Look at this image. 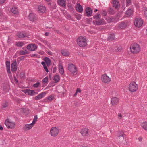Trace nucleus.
Instances as JSON below:
<instances>
[{"instance_id":"obj_1","label":"nucleus","mask_w":147,"mask_h":147,"mask_svg":"<svg viewBox=\"0 0 147 147\" xmlns=\"http://www.w3.org/2000/svg\"><path fill=\"white\" fill-rule=\"evenodd\" d=\"M78 45L80 47H83L87 45V41L85 37L80 36L77 39Z\"/></svg>"},{"instance_id":"obj_2","label":"nucleus","mask_w":147,"mask_h":147,"mask_svg":"<svg viewBox=\"0 0 147 147\" xmlns=\"http://www.w3.org/2000/svg\"><path fill=\"white\" fill-rule=\"evenodd\" d=\"M130 49L131 53L134 54L138 53L140 50V48L139 45L136 43L132 44Z\"/></svg>"},{"instance_id":"obj_3","label":"nucleus","mask_w":147,"mask_h":147,"mask_svg":"<svg viewBox=\"0 0 147 147\" xmlns=\"http://www.w3.org/2000/svg\"><path fill=\"white\" fill-rule=\"evenodd\" d=\"M68 68L69 71L73 74L76 75L77 74V70L75 65L72 64H69Z\"/></svg>"},{"instance_id":"obj_4","label":"nucleus","mask_w":147,"mask_h":147,"mask_svg":"<svg viewBox=\"0 0 147 147\" xmlns=\"http://www.w3.org/2000/svg\"><path fill=\"white\" fill-rule=\"evenodd\" d=\"M138 85L135 82L131 83L129 86V90L131 92H135L138 89Z\"/></svg>"},{"instance_id":"obj_5","label":"nucleus","mask_w":147,"mask_h":147,"mask_svg":"<svg viewBox=\"0 0 147 147\" xmlns=\"http://www.w3.org/2000/svg\"><path fill=\"white\" fill-rule=\"evenodd\" d=\"M126 135L123 131H119L117 134V139L119 142H121L122 140L124 139V137Z\"/></svg>"},{"instance_id":"obj_6","label":"nucleus","mask_w":147,"mask_h":147,"mask_svg":"<svg viewBox=\"0 0 147 147\" xmlns=\"http://www.w3.org/2000/svg\"><path fill=\"white\" fill-rule=\"evenodd\" d=\"M5 124L8 128L13 129L15 127V123L14 122H12L9 121L8 119H7L5 122Z\"/></svg>"},{"instance_id":"obj_7","label":"nucleus","mask_w":147,"mask_h":147,"mask_svg":"<svg viewBox=\"0 0 147 147\" xmlns=\"http://www.w3.org/2000/svg\"><path fill=\"white\" fill-rule=\"evenodd\" d=\"M101 80L102 82L105 83H108L111 81V78L107 74H103L101 76Z\"/></svg>"},{"instance_id":"obj_8","label":"nucleus","mask_w":147,"mask_h":147,"mask_svg":"<svg viewBox=\"0 0 147 147\" xmlns=\"http://www.w3.org/2000/svg\"><path fill=\"white\" fill-rule=\"evenodd\" d=\"M143 23V21L140 18H136L135 19L134 24L137 27H140L142 26Z\"/></svg>"},{"instance_id":"obj_9","label":"nucleus","mask_w":147,"mask_h":147,"mask_svg":"<svg viewBox=\"0 0 147 147\" xmlns=\"http://www.w3.org/2000/svg\"><path fill=\"white\" fill-rule=\"evenodd\" d=\"M58 129L56 127H53L51 129L50 133L51 136L55 137L58 134Z\"/></svg>"},{"instance_id":"obj_10","label":"nucleus","mask_w":147,"mask_h":147,"mask_svg":"<svg viewBox=\"0 0 147 147\" xmlns=\"http://www.w3.org/2000/svg\"><path fill=\"white\" fill-rule=\"evenodd\" d=\"M27 49L31 51H35L37 48V46L35 44H30L27 46Z\"/></svg>"},{"instance_id":"obj_11","label":"nucleus","mask_w":147,"mask_h":147,"mask_svg":"<svg viewBox=\"0 0 147 147\" xmlns=\"http://www.w3.org/2000/svg\"><path fill=\"white\" fill-rule=\"evenodd\" d=\"M11 71L12 72H15L17 70V62L13 61L11 65Z\"/></svg>"},{"instance_id":"obj_12","label":"nucleus","mask_w":147,"mask_h":147,"mask_svg":"<svg viewBox=\"0 0 147 147\" xmlns=\"http://www.w3.org/2000/svg\"><path fill=\"white\" fill-rule=\"evenodd\" d=\"M88 130L89 129L87 128L82 129L81 130V134L83 136H87L89 134Z\"/></svg>"},{"instance_id":"obj_13","label":"nucleus","mask_w":147,"mask_h":147,"mask_svg":"<svg viewBox=\"0 0 147 147\" xmlns=\"http://www.w3.org/2000/svg\"><path fill=\"white\" fill-rule=\"evenodd\" d=\"M119 102L118 99L116 97H113L111 98V103L113 105H117Z\"/></svg>"},{"instance_id":"obj_14","label":"nucleus","mask_w":147,"mask_h":147,"mask_svg":"<svg viewBox=\"0 0 147 147\" xmlns=\"http://www.w3.org/2000/svg\"><path fill=\"white\" fill-rule=\"evenodd\" d=\"M24 92L25 93H27L30 95H34L35 94V92L34 90H31L30 89L25 90Z\"/></svg>"},{"instance_id":"obj_15","label":"nucleus","mask_w":147,"mask_h":147,"mask_svg":"<svg viewBox=\"0 0 147 147\" xmlns=\"http://www.w3.org/2000/svg\"><path fill=\"white\" fill-rule=\"evenodd\" d=\"M34 125L32 123L30 124H26L23 127V130L24 131H27L31 129Z\"/></svg>"},{"instance_id":"obj_16","label":"nucleus","mask_w":147,"mask_h":147,"mask_svg":"<svg viewBox=\"0 0 147 147\" xmlns=\"http://www.w3.org/2000/svg\"><path fill=\"white\" fill-rule=\"evenodd\" d=\"M17 35L19 38H23L26 36V34L24 32H18Z\"/></svg>"},{"instance_id":"obj_17","label":"nucleus","mask_w":147,"mask_h":147,"mask_svg":"<svg viewBox=\"0 0 147 147\" xmlns=\"http://www.w3.org/2000/svg\"><path fill=\"white\" fill-rule=\"evenodd\" d=\"M38 11L40 13H44L46 10V8L44 6H39L38 7Z\"/></svg>"},{"instance_id":"obj_18","label":"nucleus","mask_w":147,"mask_h":147,"mask_svg":"<svg viewBox=\"0 0 147 147\" xmlns=\"http://www.w3.org/2000/svg\"><path fill=\"white\" fill-rule=\"evenodd\" d=\"M85 11L87 16H90L92 15V10L91 8L90 7H87Z\"/></svg>"},{"instance_id":"obj_19","label":"nucleus","mask_w":147,"mask_h":147,"mask_svg":"<svg viewBox=\"0 0 147 147\" xmlns=\"http://www.w3.org/2000/svg\"><path fill=\"white\" fill-rule=\"evenodd\" d=\"M46 94L45 92H42L39 94L38 96H36L35 97V100H39L42 98Z\"/></svg>"},{"instance_id":"obj_20","label":"nucleus","mask_w":147,"mask_h":147,"mask_svg":"<svg viewBox=\"0 0 147 147\" xmlns=\"http://www.w3.org/2000/svg\"><path fill=\"white\" fill-rule=\"evenodd\" d=\"M43 60L45 62L47 66L49 67L51 65V61L49 58L45 57L44 59Z\"/></svg>"},{"instance_id":"obj_21","label":"nucleus","mask_w":147,"mask_h":147,"mask_svg":"<svg viewBox=\"0 0 147 147\" xmlns=\"http://www.w3.org/2000/svg\"><path fill=\"white\" fill-rule=\"evenodd\" d=\"M76 9V10L79 12L81 13L83 11V8L82 6L79 3H77V4Z\"/></svg>"},{"instance_id":"obj_22","label":"nucleus","mask_w":147,"mask_h":147,"mask_svg":"<svg viewBox=\"0 0 147 147\" xmlns=\"http://www.w3.org/2000/svg\"><path fill=\"white\" fill-rule=\"evenodd\" d=\"M29 18L30 20L34 21L36 19L35 15L33 13H30L29 15Z\"/></svg>"},{"instance_id":"obj_23","label":"nucleus","mask_w":147,"mask_h":147,"mask_svg":"<svg viewBox=\"0 0 147 147\" xmlns=\"http://www.w3.org/2000/svg\"><path fill=\"white\" fill-rule=\"evenodd\" d=\"M62 65V64L61 63H60L59 67V72L60 74H63L64 72V69Z\"/></svg>"},{"instance_id":"obj_24","label":"nucleus","mask_w":147,"mask_h":147,"mask_svg":"<svg viewBox=\"0 0 147 147\" xmlns=\"http://www.w3.org/2000/svg\"><path fill=\"white\" fill-rule=\"evenodd\" d=\"M115 38V36L113 34H111L109 35L108 40L109 41L114 40Z\"/></svg>"},{"instance_id":"obj_25","label":"nucleus","mask_w":147,"mask_h":147,"mask_svg":"<svg viewBox=\"0 0 147 147\" xmlns=\"http://www.w3.org/2000/svg\"><path fill=\"white\" fill-rule=\"evenodd\" d=\"M112 3L113 7L115 8H117L119 6V2L116 0H114L113 1Z\"/></svg>"},{"instance_id":"obj_26","label":"nucleus","mask_w":147,"mask_h":147,"mask_svg":"<svg viewBox=\"0 0 147 147\" xmlns=\"http://www.w3.org/2000/svg\"><path fill=\"white\" fill-rule=\"evenodd\" d=\"M104 20L103 19H101L100 20H95V22L96 24L97 25H101L102 24H104Z\"/></svg>"},{"instance_id":"obj_27","label":"nucleus","mask_w":147,"mask_h":147,"mask_svg":"<svg viewBox=\"0 0 147 147\" xmlns=\"http://www.w3.org/2000/svg\"><path fill=\"white\" fill-rule=\"evenodd\" d=\"M11 11L14 14H17L18 13V9L16 7H13L11 9Z\"/></svg>"},{"instance_id":"obj_28","label":"nucleus","mask_w":147,"mask_h":147,"mask_svg":"<svg viewBox=\"0 0 147 147\" xmlns=\"http://www.w3.org/2000/svg\"><path fill=\"white\" fill-rule=\"evenodd\" d=\"M133 13V11L131 9H129L127 11L126 13V15L127 17L130 16L132 15Z\"/></svg>"},{"instance_id":"obj_29","label":"nucleus","mask_w":147,"mask_h":147,"mask_svg":"<svg viewBox=\"0 0 147 147\" xmlns=\"http://www.w3.org/2000/svg\"><path fill=\"white\" fill-rule=\"evenodd\" d=\"M126 27V24L124 22L120 24L118 26V28L120 29H123Z\"/></svg>"},{"instance_id":"obj_30","label":"nucleus","mask_w":147,"mask_h":147,"mask_svg":"<svg viewBox=\"0 0 147 147\" xmlns=\"http://www.w3.org/2000/svg\"><path fill=\"white\" fill-rule=\"evenodd\" d=\"M15 45L17 46L22 47L24 45V43L23 42L20 41H18L16 42L15 44Z\"/></svg>"},{"instance_id":"obj_31","label":"nucleus","mask_w":147,"mask_h":147,"mask_svg":"<svg viewBox=\"0 0 147 147\" xmlns=\"http://www.w3.org/2000/svg\"><path fill=\"white\" fill-rule=\"evenodd\" d=\"M108 13L111 15L114 14L115 13L114 9L111 7L108 8Z\"/></svg>"},{"instance_id":"obj_32","label":"nucleus","mask_w":147,"mask_h":147,"mask_svg":"<svg viewBox=\"0 0 147 147\" xmlns=\"http://www.w3.org/2000/svg\"><path fill=\"white\" fill-rule=\"evenodd\" d=\"M57 2L59 5L64 7V0H58Z\"/></svg>"},{"instance_id":"obj_33","label":"nucleus","mask_w":147,"mask_h":147,"mask_svg":"<svg viewBox=\"0 0 147 147\" xmlns=\"http://www.w3.org/2000/svg\"><path fill=\"white\" fill-rule=\"evenodd\" d=\"M128 141L127 140L126 138H124V139H123L122 140V141L121 142H119L120 143H122L124 145H127L128 144Z\"/></svg>"},{"instance_id":"obj_34","label":"nucleus","mask_w":147,"mask_h":147,"mask_svg":"<svg viewBox=\"0 0 147 147\" xmlns=\"http://www.w3.org/2000/svg\"><path fill=\"white\" fill-rule=\"evenodd\" d=\"M108 22L110 23L113 22L115 20V18L111 17H108L107 18Z\"/></svg>"},{"instance_id":"obj_35","label":"nucleus","mask_w":147,"mask_h":147,"mask_svg":"<svg viewBox=\"0 0 147 147\" xmlns=\"http://www.w3.org/2000/svg\"><path fill=\"white\" fill-rule=\"evenodd\" d=\"M29 53L26 50L23 51L21 50L20 51L19 54L21 55H26V54H28Z\"/></svg>"},{"instance_id":"obj_36","label":"nucleus","mask_w":147,"mask_h":147,"mask_svg":"<svg viewBox=\"0 0 147 147\" xmlns=\"http://www.w3.org/2000/svg\"><path fill=\"white\" fill-rule=\"evenodd\" d=\"M53 80L55 82H58L60 80L59 76L58 75H55V76Z\"/></svg>"},{"instance_id":"obj_37","label":"nucleus","mask_w":147,"mask_h":147,"mask_svg":"<svg viewBox=\"0 0 147 147\" xmlns=\"http://www.w3.org/2000/svg\"><path fill=\"white\" fill-rule=\"evenodd\" d=\"M142 127L145 130H147V122L143 123L142 124Z\"/></svg>"},{"instance_id":"obj_38","label":"nucleus","mask_w":147,"mask_h":147,"mask_svg":"<svg viewBox=\"0 0 147 147\" xmlns=\"http://www.w3.org/2000/svg\"><path fill=\"white\" fill-rule=\"evenodd\" d=\"M38 119V117L37 115H35L34 116V117L33 119L32 123L34 125L35 123L37 121Z\"/></svg>"},{"instance_id":"obj_39","label":"nucleus","mask_w":147,"mask_h":147,"mask_svg":"<svg viewBox=\"0 0 147 147\" xmlns=\"http://www.w3.org/2000/svg\"><path fill=\"white\" fill-rule=\"evenodd\" d=\"M54 99V96L53 95H50L47 98V99L50 101H52Z\"/></svg>"},{"instance_id":"obj_40","label":"nucleus","mask_w":147,"mask_h":147,"mask_svg":"<svg viewBox=\"0 0 147 147\" xmlns=\"http://www.w3.org/2000/svg\"><path fill=\"white\" fill-rule=\"evenodd\" d=\"M25 76L24 72H21L20 74V77L21 79H24Z\"/></svg>"},{"instance_id":"obj_41","label":"nucleus","mask_w":147,"mask_h":147,"mask_svg":"<svg viewBox=\"0 0 147 147\" xmlns=\"http://www.w3.org/2000/svg\"><path fill=\"white\" fill-rule=\"evenodd\" d=\"M48 81V78L47 77H46L44 78L42 80V82L43 84H45Z\"/></svg>"},{"instance_id":"obj_42","label":"nucleus","mask_w":147,"mask_h":147,"mask_svg":"<svg viewBox=\"0 0 147 147\" xmlns=\"http://www.w3.org/2000/svg\"><path fill=\"white\" fill-rule=\"evenodd\" d=\"M6 68H10V61H6Z\"/></svg>"},{"instance_id":"obj_43","label":"nucleus","mask_w":147,"mask_h":147,"mask_svg":"<svg viewBox=\"0 0 147 147\" xmlns=\"http://www.w3.org/2000/svg\"><path fill=\"white\" fill-rule=\"evenodd\" d=\"M122 49V47H117V49H115V51L116 52H120Z\"/></svg>"},{"instance_id":"obj_44","label":"nucleus","mask_w":147,"mask_h":147,"mask_svg":"<svg viewBox=\"0 0 147 147\" xmlns=\"http://www.w3.org/2000/svg\"><path fill=\"white\" fill-rule=\"evenodd\" d=\"M131 0H126V5L127 6L130 5L131 3Z\"/></svg>"},{"instance_id":"obj_45","label":"nucleus","mask_w":147,"mask_h":147,"mask_svg":"<svg viewBox=\"0 0 147 147\" xmlns=\"http://www.w3.org/2000/svg\"><path fill=\"white\" fill-rule=\"evenodd\" d=\"M75 16L76 18L78 20H80L81 18V15L80 14H76Z\"/></svg>"},{"instance_id":"obj_46","label":"nucleus","mask_w":147,"mask_h":147,"mask_svg":"<svg viewBox=\"0 0 147 147\" xmlns=\"http://www.w3.org/2000/svg\"><path fill=\"white\" fill-rule=\"evenodd\" d=\"M40 83L39 82H37L35 84H34L33 85V86L35 88H37L39 86Z\"/></svg>"},{"instance_id":"obj_47","label":"nucleus","mask_w":147,"mask_h":147,"mask_svg":"<svg viewBox=\"0 0 147 147\" xmlns=\"http://www.w3.org/2000/svg\"><path fill=\"white\" fill-rule=\"evenodd\" d=\"M99 15H100L99 14H98L97 15H95L94 16V18L96 20H99V18H100L99 16Z\"/></svg>"},{"instance_id":"obj_48","label":"nucleus","mask_w":147,"mask_h":147,"mask_svg":"<svg viewBox=\"0 0 147 147\" xmlns=\"http://www.w3.org/2000/svg\"><path fill=\"white\" fill-rule=\"evenodd\" d=\"M45 70L47 72H49V70L48 69L47 67V66L46 65L43 66Z\"/></svg>"},{"instance_id":"obj_49","label":"nucleus","mask_w":147,"mask_h":147,"mask_svg":"<svg viewBox=\"0 0 147 147\" xmlns=\"http://www.w3.org/2000/svg\"><path fill=\"white\" fill-rule=\"evenodd\" d=\"M8 106V103L6 102L5 103L3 104L2 105V107L3 108H6Z\"/></svg>"},{"instance_id":"obj_50","label":"nucleus","mask_w":147,"mask_h":147,"mask_svg":"<svg viewBox=\"0 0 147 147\" xmlns=\"http://www.w3.org/2000/svg\"><path fill=\"white\" fill-rule=\"evenodd\" d=\"M70 53L68 51L65 52V56H67L69 55Z\"/></svg>"},{"instance_id":"obj_51","label":"nucleus","mask_w":147,"mask_h":147,"mask_svg":"<svg viewBox=\"0 0 147 147\" xmlns=\"http://www.w3.org/2000/svg\"><path fill=\"white\" fill-rule=\"evenodd\" d=\"M10 68H6L7 72L9 74H10L11 73Z\"/></svg>"},{"instance_id":"obj_52","label":"nucleus","mask_w":147,"mask_h":147,"mask_svg":"<svg viewBox=\"0 0 147 147\" xmlns=\"http://www.w3.org/2000/svg\"><path fill=\"white\" fill-rule=\"evenodd\" d=\"M69 8L71 10H72L73 9V7L71 5H69L68 6Z\"/></svg>"},{"instance_id":"obj_53","label":"nucleus","mask_w":147,"mask_h":147,"mask_svg":"<svg viewBox=\"0 0 147 147\" xmlns=\"http://www.w3.org/2000/svg\"><path fill=\"white\" fill-rule=\"evenodd\" d=\"M14 80L16 82V84L18 83V80L17 79L16 77L15 76H14Z\"/></svg>"},{"instance_id":"obj_54","label":"nucleus","mask_w":147,"mask_h":147,"mask_svg":"<svg viewBox=\"0 0 147 147\" xmlns=\"http://www.w3.org/2000/svg\"><path fill=\"white\" fill-rule=\"evenodd\" d=\"M56 71V67H54L53 68V73H55Z\"/></svg>"},{"instance_id":"obj_55","label":"nucleus","mask_w":147,"mask_h":147,"mask_svg":"<svg viewBox=\"0 0 147 147\" xmlns=\"http://www.w3.org/2000/svg\"><path fill=\"white\" fill-rule=\"evenodd\" d=\"M3 16V13L2 10L0 9V16Z\"/></svg>"},{"instance_id":"obj_56","label":"nucleus","mask_w":147,"mask_h":147,"mask_svg":"<svg viewBox=\"0 0 147 147\" xmlns=\"http://www.w3.org/2000/svg\"><path fill=\"white\" fill-rule=\"evenodd\" d=\"M144 15L146 16L147 17V9H146L144 11Z\"/></svg>"},{"instance_id":"obj_57","label":"nucleus","mask_w":147,"mask_h":147,"mask_svg":"<svg viewBox=\"0 0 147 147\" xmlns=\"http://www.w3.org/2000/svg\"><path fill=\"white\" fill-rule=\"evenodd\" d=\"M102 11H103L102 14L104 16H105L106 15H107L106 11L105 10H103Z\"/></svg>"},{"instance_id":"obj_58","label":"nucleus","mask_w":147,"mask_h":147,"mask_svg":"<svg viewBox=\"0 0 147 147\" xmlns=\"http://www.w3.org/2000/svg\"><path fill=\"white\" fill-rule=\"evenodd\" d=\"M81 91V90L80 88H78L76 90L77 92L80 93Z\"/></svg>"},{"instance_id":"obj_59","label":"nucleus","mask_w":147,"mask_h":147,"mask_svg":"<svg viewBox=\"0 0 147 147\" xmlns=\"http://www.w3.org/2000/svg\"><path fill=\"white\" fill-rule=\"evenodd\" d=\"M37 56V55L36 54H33L31 56V57H36Z\"/></svg>"},{"instance_id":"obj_60","label":"nucleus","mask_w":147,"mask_h":147,"mask_svg":"<svg viewBox=\"0 0 147 147\" xmlns=\"http://www.w3.org/2000/svg\"><path fill=\"white\" fill-rule=\"evenodd\" d=\"M5 0H0V4H2L4 3Z\"/></svg>"},{"instance_id":"obj_61","label":"nucleus","mask_w":147,"mask_h":147,"mask_svg":"<svg viewBox=\"0 0 147 147\" xmlns=\"http://www.w3.org/2000/svg\"><path fill=\"white\" fill-rule=\"evenodd\" d=\"M46 64L45 62L42 61L41 62V64L43 66L46 65Z\"/></svg>"},{"instance_id":"obj_62","label":"nucleus","mask_w":147,"mask_h":147,"mask_svg":"<svg viewBox=\"0 0 147 147\" xmlns=\"http://www.w3.org/2000/svg\"><path fill=\"white\" fill-rule=\"evenodd\" d=\"M142 138L141 137H139L138 138V140L139 141L141 142L142 141Z\"/></svg>"},{"instance_id":"obj_63","label":"nucleus","mask_w":147,"mask_h":147,"mask_svg":"<svg viewBox=\"0 0 147 147\" xmlns=\"http://www.w3.org/2000/svg\"><path fill=\"white\" fill-rule=\"evenodd\" d=\"M47 53L49 55H52V53L51 51H48L47 52Z\"/></svg>"},{"instance_id":"obj_64","label":"nucleus","mask_w":147,"mask_h":147,"mask_svg":"<svg viewBox=\"0 0 147 147\" xmlns=\"http://www.w3.org/2000/svg\"><path fill=\"white\" fill-rule=\"evenodd\" d=\"M45 35L46 36H47L49 35V33L48 32H46L45 33Z\"/></svg>"}]
</instances>
